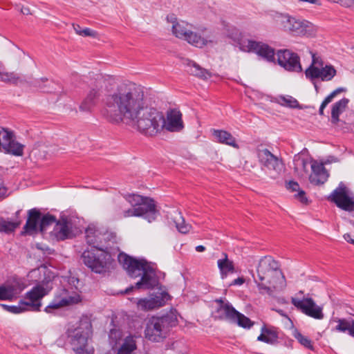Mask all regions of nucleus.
<instances>
[{
    "mask_svg": "<svg viewBox=\"0 0 354 354\" xmlns=\"http://www.w3.org/2000/svg\"><path fill=\"white\" fill-rule=\"evenodd\" d=\"M86 243L97 251H104L109 249L102 241V233L93 225H89L85 230Z\"/></svg>",
    "mask_w": 354,
    "mask_h": 354,
    "instance_id": "24",
    "label": "nucleus"
},
{
    "mask_svg": "<svg viewBox=\"0 0 354 354\" xmlns=\"http://www.w3.org/2000/svg\"><path fill=\"white\" fill-rule=\"evenodd\" d=\"M256 153L261 169L267 172L269 177L272 179L279 178L284 169L282 159L261 146L257 148Z\"/></svg>",
    "mask_w": 354,
    "mask_h": 354,
    "instance_id": "8",
    "label": "nucleus"
},
{
    "mask_svg": "<svg viewBox=\"0 0 354 354\" xmlns=\"http://www.w3.org/2000/svg\"><path fill=\"white\" fill-rule=\"evenodd\" d=\"M81 35L84 36V37L89 36V37H95L97 35V32L95 30H93L88 28H86L82 30Z\"/></svg>",
    "mask_w": 354,
    "mask_h": 354,
    "instance_id": "52",
    "label": "nucleus"
},
{
    "mask_svg": "<svg viewBox=\"0 0 354 354\" xmlns=\"http://www.w3.org/2000/svg\"><path fill=\"white\" fill-rule=\"evenodd\" d=\"M73 27L77 34H78L79 35H82V31L83 29H82L80 25L73 24Z\"/></svg>",
    "mask_w": 354,
    "mask_h": 354,
    "instance_id": "58",
    "label": "nucleus"
},
{
    "mask_svg": "<svg viewBox=\"0 0 354 354\" xmlns=\"http://www.w3.org/2000/svg\"><path fill=\"white\" fill-rule=\"evenodd\" d=\"M3 142L0 140V149H2L6 153L15 156H21L24 154V145L15 140L12 131L3 129Z\"/></svg>",
    "mask_w": 354,
    "mask_h": 354,
    "instance_id": "14",
    "label": "nucleus"
},
{
    "mask_svg": "<svg viewBox=\"0 0 354 354\" xmlns=\"http://www.w3.org/2000/svg\"><path fill=\"white\" fill-rule=\"evenodd\" d=\"M222 255L223 256V258L218 259L217 264L222 278H225L227 277L228 273H233L235 271V269L233 261L228 259L227 254L225 252H223Z\"/></svg>",
    "mask_w": 354,
    "mask_h": 354,
    "instance_id": "33",
    "label": "nucleus"
},
{
    "mask_svg": "<svg viewBox=\"0 0 354 354\" xmlns=\"http://www.w3.org/2000/svg\"><path fill=\"white\" fill-rule=\"evenodd\" d=\"M226 301H227L223 300L222 298L216 299L215 300V302L217 303L218 304V306H223V305L226 304Z\"/></svg>",
    "mask_w": 354,
    "mask_h": 354,
    "instance_id": "59",
    "label": "nucleus"
},
{
    "mask_svg": "<svg viewBox=\"0 0 354 354\" xmlns=\"http://www.w3.org/2000/svg\"><path fill=\"white\" fill-rule=\"evenodd\" d=\"M346 89L345 88L339 87L333 91L332 93H330L327 97H325V99L323 100L322 103L324 104V105H328L330 102H332L333 98L338 95L339 93L342 92H345Z\"/></svg>",
    "mask_w": 354,
    "mask_h": 354,
    "instance_id": "48",
    "label": "nucleus"
},
{
    "mask_svg": "<svg viewBox=\"0 0 354 354\" xmlns=\"http://www.w3.org/2000/svg\"><path fill=\"white\" fill-rule=\"evenodd\" d=\"M107 86L106 80L101 75L92 80L88 91L80 106L82 111H90L98 103Z\"/></svg>",
    "mask_w": 354,
    "mask_h": 354,
    "instance_id": "9",
    "label": "nucleus"
},
{
    "mask_svg": "<svg viewBox=\"0 0 354 354\" xmlns=\"http://www.w3.org/2000/svg\"><path fill=\"white\" fill-rule=\"evenodd\" d=\"M348 102L349 100L344 97L333 104L331 109V122L333 124L338 123L339 121V115L346 110Z\"/></svg>",
    "mask_w": 354,
    "mask_h": 354,
    "instance_id": "30",
    "label": "nucleus"
},
{
    "mask_svg": "<svg viewBox=\"0 0 354 354\" xmlns=\"http://www.w3.org/2000/svg\"><path fill=\"white\" fill-rule=\"evenodd\" d=\"M293 337L301 344L303 346L311 351L314 350V346L312 341L307 337L304 336L297 329L293 331Z\"/></svg>",
    "mask_w": 354,
    "mask_h": 354,
    "instance_id": "41",
    "label": "nucleus"
},
{
    "mask_svg": "<svg viewBox=\"0 0 354 354\" xmlns=\"http://www.w3.org/2000/svg\"><path fill=\"white\" fill-rule=\"evenodd\" d=\"M185 64L187 66V71L192 75L198 77L203 80H207L212 77V73L207 69L202 68L200 65L194 61L187 59Z\"/></svg>",
    "mask_w": 354,
    "mask_h": 354,
    "instance_id": "28",
    "label": "nucleus"
},
{
    "mask_svg": "<svg viewBox=\"0 0 354 354\" xmlns=\"http://www.w3.org/2000/svg\"><path fill=\"white\" fill-rule=\"evenodd\" d=\"M283 26L286 30L294 36H309L313 31L311 24L294 17L288 18Z\"/></svg>",
    "mask_w": 354,
    "mask_h": 354,
    "instance_id": "16",
    "label": "nucleus"
},
{
    "mask_svg": "<svg viewBox=\"0 0 354 354\" xmlns=\"http://www.w3.org/2000/svg\"><path fill=\"white\" fill-rule=\"evenodd\" d=\"M286 187L288 189H290L292 192H296L297 190H299V185L298 184V183L293 180H290L286 185Z\"/></svg>",
    "mask_w": 354,
    "mask_h": 354,
    "instance_id": "53",
    "label": "nucleus"
},
{
    "mask_svg": "<svg viewBox=\"0 0 354 354\" xmlns=\"http://www.w3.org/2000/svg\"><path fill=\"white\" fill-rule=\"evenodd\" d=\"M344 239L348 243L354 245V239L351 238V235L350 234L346 233V234H344Z\"/></svg>",
    "mask_w": 354,
    "mask_h": 354,
    "instance_id": "57",
    "label": "nucleus"
},
{
    "mask_svg": "<svg viewBox=\"0 0 354 354\" xmlns=\"http://www.w3.org/2000/svg\"><path fill=\"white\" fill-rule=\"evenodd\" d=\"M129 202L132 207H136V211L148 222L155 221L159 214L156 209L155 201L151 198L133 194L129 196Z\"/></svg>",
    "mask_w": 354,
    "mask_h": 354,
    "instance_id": "10",
    "label": "nucleus"
},
{
    "mask_svg": "<svg viewBox=\"0 0 354 354\" xmlns=\"http://www.w3.org/2000/svg\"><path fill=\"white\" fill-rule=\"evenodd\" d=\"M326 105H324V104H323L322 102L321 105H320V107H319V114L320 115H324V109L326 108Z\"/></svg>",
    "mask_w": 354,
    "mask_h": 354,
    "instance_id": "60",
    "label": "nucleus"
},
{
    "mask_svg": "<svg viewBox=\"0 0 354 354\" xmlns=\"http://www.w3.org/2000/svg\"><path fill=\"white\" fill-rule=\"evenodd\" d=\"M292 304L302 313L315 319H322L324 317L322 307L317 305L311 297H304L299 299L291 298Z\"/></svg>",
    "mask_w": 354,
    "mask_h": 354,
    "instance_id": "12",
    "label": "nucleus"
},
{
    "mask_svg": "<svg viewBox=\"0 0 354 354\" xmlns=\"http://www.w3.org/2000/svg\"><path fill=\"white\" fill-rule=\"evenodd\" d=\"M237 313L238 310L229 301H226V304L218 306L215 310L214 318L217 320L227 321L232 324Z\"/></svg>",
    "mask_w": 354,
    "mask_h": 354,
    "instance_id": "27",
    "label": "nucleus"
},
{
    "mask_svg": "<svg viewBox=\"0 0 354 354\" xmlns=\"http://www.w3.org/2000/svg\"><path fill=\"white\" fill-rule=\"evenodd\" d=\"M312 174L309 176L310 182L315 185L324 184L329 177V173L324 167L323 163H319L316 160H311Z\"/></svg>",
    "mask_w": 354,
    "mask_h": 354,
    "instance_id": "23",
    "label": "nucleus"
},
{
    "mask_svg": "<svg viewBox=\"0 0 354 354\" xmlns=\"http://www.w3.org/2000/svg\"><path fill=\"white\" fill-rule=\"evenodd\" d=\"M53 234L57 241H64L73 237L72 223L66 216H61L56 223Z\"/></svg>",
    "mask_w": 354,
    "mask_h": 354,
    "instance_id": "20",
    "label": "nucleus"
},
{
    "mask_svg": "<svg viewBox=\"0 0 354 354\" xmlns=\"http://www.w3.org/2000/svg\"><path fill=\"white\" fill-rule=\"evenodd\" d=\"M324 66V61L319 56H317L315 54H312V63L309 66L319 67L321 68Z\"/></svg>",
    "mask_w": 354,
    "mask_h": 354,
    "instance_id": "51",
    "label": "nucleus"
},
{
    "mask_svg": "<svg viewBox=\"0 0 354 354\" xmlns=\"http://www.w3.org/2000/svg\"><path fill=\"white\" fill-rule=\"evenodd\" d=\"M196 250L197 252H201L205 250V248L203 245H198L196 247Z\"/></svg>",
    "mask_w": 354,
    "mask_h": 354,
    "instance_id": "63",
    "label": "nucleus"
},
{
    "mask_svg": "<svg viewBox=\"0 0 354 354\" xmlns=\"http://www.w3.org/2000/svg\"><path fill=\"white\" fill-rule=\"evenodd\" d=\"M0 81L7 84H17L21 82V78L15 73H9L0 71Z\"/></svg>",
    "mask_w": 354,
    "mask_h": 354,
    "instance_id": "36",
    "label": "nucleus"
},
{
    "mask_svg": "<svg viewBox=\"0 0 354 354\" xmlns=\"http://www.w3.org/2000/svg\"><path fill=\"white\" fill-rule=\"evenodd\" d=\"M24 288V285L19 282L0 286V300L12 301L17 297Z\"/></svg>",
    "mask_w": 354,
    "mask_h": 354,
    "instance_id": "26",
    "label": "nucleus"
},
{
    "mask_svg": "<svg viewBox=\"0 0 354 354\" xmlns=\"http://www.w3.org/2000/svg\"><path fill=\"white\" fill-rule=\"evenodd\" d=\"M21 12L24 15H30V9L28 8H22Z\"/></svg>",
    "mask_w": 354,
    "mask_h": 354,
    "instance_id": "62",
    "label": "nucleus"
},
{
    "mask_svg": "<svg viewBox=\"0 0 354 354\" xmlns=\"http://www.w3.org/2000/svg\"><path fill=\"white\" fill-rule=\"evenodd\" d=\"M232 324H236L239 326L245 329H250L254 326V322L238 311L237 315H236L234 321L232 322Z\"/></svg>",
    "mask_w": 354,
    "mask_h": 354,
    "instance_id": "37",
    "label": "nucleus"
},
{
    "mask_svg": "<svg viewBox=\"0 0 354 354\" xmlns=\"http://www.w3.org/2000/svg\"><path fill=\"white\" fill-rule=\"evenodd\" d=\"M335 322L337 323L335 328V330L341 333H347L354 338V319L353 318H337Z\"/></svg>",
    "mask_w": 354,
    "mask_h": 354,
    "instance_id": "29",
    "label": "nucleus"
},
{
    "mask_svg": "<svg viewBox=\"0 0 354 354\" xmlns=\"http://www.w3.org/2000/svg\"><path fill=\"white\" fill-rule=\"evenodd\" d=\"M57 344L59 346H64V340H63V337L58 339L57 341Z\"/></svg>",
    "mask_w": 354,
    "mask_h": 354,
    "instance_id": "64",
    "label": "nucleus"
},
{
    "mask_svg": "<svg viewBox=\"0 0 354 354\" xmlns=\"http://www.w3.org/2000/svg\"><path fill=\"white\" fill-rule=\"evenodd\" d=\"M257 272L258 279H254L255 282L260 290H263L268 294L272 292L271 286L276 288L272 278L279 276L283 278L282 272L279 270L278 261L271 257H264L260 259Z\"/></svg>",
    "mask_w": 354,
    "mask_h": 354,
    "instance_id": "6",
    "label": "nucleus"
},
{
    "mask_svg": "<svg viewBox=\"0 0 354 354\" xmlns=\"http://www.w3.org/2000/svg\"><path fill=\"white\" fill-rule=\"evenodd\" d=\"M189 31L185 27L183 22L172 21V32L176 37L185 39Z\"/></svg>",
    "mask_w": 354,
    "mask_h": 354,
    "instance_id": "40",
    "label": "nucleus"
},
{
    "mask_svg": "<svg viewBox=\"0 0 354 354\" xmlns=\"http://www.w3.org/2000/svg\"><path fill=\"white\" fill-rule=\"evenodd\" d=\"M104 240L105 243H118V238L117 234L114 232L106 231L102 234V241Z\"/></svg>",
    "mask_w": 354,
    "mask_h": 354,
    "instance_id": "47",
    "label": "nucleus"
},
{
    "mask_svg": "<svg viewBox=\"0 0 354 354\" xmlns=\"http://www.w3.org/2000/svg\"><path fill=\"white\" fill-rule=\"evenodd\" d=\"M41 213L37 208H32L28 211V218L23 227L22 234H32L39 230Z\"/></svg>",
    "mask_w": 354,
    "mask_h": 354,
    "instance_id": "25",
    "label": "nucleus"
},
{
    "mask_svg": "<svg viewBox=\"0 0 354 354\" xmlns=\"http://www.w3.org/2000/svg\"><path fill=\"white\" fill-rule=\"evenodd\" d=\"M145 98L142 88L134 83H122L102 98L104 111L112 122L133 120L142 106Z\"/></svg>",
    "mask_w": 354,
    "mask_h": 354,
    "instance_id": "1",
    "label": "nucleus"
},
{
    "mask_svg": "<svg viewBox=\"0 0 354 354\" xmlns=\"http://www.w3.org/2000/svg\"><path fill=\"white\" fill-rule=\"evenodd\" d=\"M48 82L47 78L42 77L41 79H37V80H34L32 82V85L35 87H37L39 89H40L43 92H50V90L47 89L46 85L44 84V82Z\"/></svg>",
    "mask_w": 354,
    "mask_h": 354,
    "instance_id": "49",
    "label": "nucleus"
},
{
    "mask_svg": "<svg viewBox=\"0 0 354 354\" xmlns=\"http://www.w3.org/2000/svg\"><path fill=\"white\" fill-rule=\"evenodd\" d=\"M0 306L6 310L13 314H19L24 312L27 308L21 304V301L17 306H8L6 304H1Z\"/></svg>",
    "mask_w": 354,
    "mask_h": 354,
    "instance_id": "44",
    "label": "nucleus"
},
{
    "mask_svg": "<svg viewBox=\"0 0 354 354\" xmlns=\"http://www.w3.org/2000/svg\"><path fill=\"white\" fill-rule=\"evenodd\" d=\"M328 199L344 211L354 212V197L349 196L348 189L343 182L339 183Z\"/></svg>",
    "mask_w": 354,
    "mask_h": 354,
    "instance_id": "11",
    "label": "nucleus"
},
{
    "mask_svg": "<svg viewBox=\"0 0 354 354\" xmlns=\"http://www.w3.org/2000/svg\"><path fill=\"white\" fill-rule=\"evenodd\" d=\"M174 223L177 230L183 234L187 233L191 226L189 224H186L184 218L181 216L180 213L178 214V216L174 218Z\"/></svg>",
    "mask_w": 354,
    "mask_h": 354,
    "instance_id": "42",
    "label": "nucleus"
},
{
    "mask_svg": "<svg viewBox=\"0 0 354 354\" xmlns=\"http://www.w3.org/2000/svg\"><path fill=\"white\" fill-rule=\"evenodd\" d=\"M176 310H171L161 316H152L146 324L145 338L153 342H161L169 335L171 328L178 325Z\"/></svg>",
    "mask_w": 354,
    "mask_h": 354,
    "instance_id": "3",
    "label": "nucleus"
},
{
    "mask_svg": "<svg viewBox=\"0 0 354 354\" xmlns=\"http://www.w3.org/2000/svg\"><path fill=\"white\" fill-rule=\"evenodd\" d=\"M169 297L167 292H162L154 297L140 299L137 302L138 308L142 310L147 311L161 307L165 305V301Z\"/></svg>",
    "mask_w": 354,
    "mask_h": 354,
    "instance_id": "22",
    "label": "nucleus"
},
{
    "mask_svg": "<svg viewBox=\"0 0 354 354\" xmlns=\"http://www.w3.org/2000/svg\"><path fill=\"white\" fill-rule=\"evenodd\" d=\"M78 301L79 299L76 296L68 295V290L63 288L60 295L56 296L50 304L45 308L44 311L47 313H52L53 310L77 304Z\"/></svg>",
    "mask_w": 354,
    "mask_h": 354,
    "instance_id": "19",
    "label": "nucleus"
},
{
    "mask_svg": "<svg viewBox=\"0 0 354 354\" xmlns=\"http://www.w3.org/2000/svg\"><path fill=\"white\" fill-rule=\"evenodd\" d=\"M140 214L138 211H136V207H132V208H128L123 209L121 213H120V217H130V216H138Z\"/></svg>",
    "mask_w": 354,
    "mask_h": 354,
    "instance_id": "50",
    "label": "nucleus"
},
{
    "mask_svg": "<svg viewBox=\"0 0 354 354\" xmlns=\"http://www.w3.org/2000/svg\"><path fill=\"white\" fill-rule=\"evenodd\" d=\"M92 326L89 322H81L78 326H71L66 331V337L75 354H95L93 346L88 344L92 335Z\"/></svg>",
    "mask_w": 354,
    "mask_h": 354,
    "instance_id": "5",
    "label": "nucleus"
},
{
    "mask_svg": "<svg viewBox=\"0 0 354 354\" xmlns=\"http://www.w3.org/2000/svg\"><path fill=\"white\" fill-rule=\"evenodd\" d=\"M261 331L264 333L265 335L268 337L272 343L270 344H275L278 342L279 339V329L274 326L267 327L265 324L262 326Z\"/></svg>",
    "mask_w": 354,
    "mask_h": 354,
    "instance_id": "39",
    "label": "nucleus"
},
{
    "mask_svg": "<svg viewBox=\"0 0 354 354\" xmlns=\"http://www.w3.org/2000/svg\"><path fill=\"white\" fill-rule=\"evenodd\" d=\"M47 294L46 289L37 285L34 286L30 291L26 293L25 298L29 301L21 300V304L25 307H30L32 311L39 312L41 310V299Z\"/></svg>",
    "mask_w": 354,
    "mask_h": 354,
    "instance_id": "17",
    "label": "nucleus"
},
{
    "mask_svg": "<svg viewBox=\"0 0 354 354\" xmlns=\"http://www.w3.org/2000/svg\"><path fill=\"white\" fill-rule=\"evenodd\" d=\"M56 216L52 215L49 213H47L43 216H41L40 223L39 225V230L44 233L48 227L52 225L53 224H55L57 222Z\"/></svg>",
    "mask_w": 354,
    "mask_h": 354,
    "instance_id": "35",
    "label": "nucleus"
},
{
    "mask_svg": "<svg viewBox=\"0 0 354 354\" xmlns=\"http://www.w3.org/2000/svg\"><path fill=\"white\" fill-rule=\"evenodd\" d=\"M213 134L219 142L239 148L235 138L230 132L224 130H214Z\"/></svg>",
    "mask_w": 354,
    "mask_h": 354,
    "instance_id": "31",
    "label": "nucleus"
},
{
    "mask_svg": "<svg viewBox=\"0 0 354 354\" xmlns=\"http://www.w3.org/2000/svg\"><path fill=\"white\" fill-rule=\"evenodd\" d=\"M277 102L284 106H287L292 109H301L299 102L292 96L280 95L277 100Z\"/></svg>",
    "mask_w": 354,
    "mask_h": 354,
    "instance_id": "38",
    "label": "nucleus"
},
{
    "mask_svg": "<svg viewBox=\"0 0 354 354\" xmlns=\"http://www.w3.org/2000/svg\"><path fill=\"white\" fill-rule=\"evenodd\" d=\"M136 348L133 342H124L118 349V354H131Z\"/></svg>",
    "mask_w": 354,
    "mask_h": 354,
    "instance_id": "46",
    "label": "nucleus"
},
{
    "mask_svg": "<svg viewBox=\"0 0 354 354\" xmlns=\"http://www.w3.org/2000/svg\"><path fill=\"white\" fill-rule=\"evenodd\" d=\"M136 115V118L129 121L134 122L138 130L142 134L153 136L164 129V115L155 108L146 106L145 100Z\"/></svg>",
    "mask_w": 354,
    "mask_h": 354,
    "instance_id": "4",
    "label": "nucleus"
},
{
    "mask_svg": "<svg viewBox=\"0 0 354 354\" xmlns=\"http://www.w3.org/2000/svg\"><path fill=\"white\" fill-rule=\"evenodd\" d=\"M184 128L181 112L173 109L167 111V120H165L164 129L170 132H178Z\"/></svg>",
    "mask_w": 354,
    "mask_h": 354,
    "instance_id": "21",
    "label": "nucleus"
},
{
    "mask_svg": "<svg viewBox=\"0 0 354 354\" xmlns=\"http://www.w3.org/2000/svg\"><path fill=\"white\" fill-rule=\"evenodd\" d=\"M310 163L306 158L302 157L299 153L296 154L293 158L294 169L301 176L306 175L308 173V166Z\"/></svg>",
    "mask_w": 354,
    "mask_h": 354,
    "instance_id": "32",
    "label": "nucleus"
},
{
    "mask_svg": "<svg viewBox=\"0 0 354 354\" xmlns=\"http://www.w3.org/2000/svg\"><path fill=\"white\" fill-rule=\"evenodd\" d=\"M118 258L130 277L135 279L141 277L134 286L121 291V295L129 294L133 289L151 290L158 285L154 270L145 259H138L124 252H120Z\"/></svg>",
    "mask_w": 354,
    "mask_h": 354,
    "instance_id": "2",
    "label": "nucleus"
},
{
    "mask_svg": "<svg viewBox=\"0 0 354 354\" xmlns=\"http://www.w3.org/2000/svg\"><path fill=\"white\" fill-rule=\"evenodd\" d=\"M185 41H187L189 44L198 48H202L204 46L207 45L208 43V39L205 37H203L198 33L189 30L187 32L186 37L185 38Z\"/></svg>",
    "mask_w": 354,
    "mask_h": 354,
    "instance_id": "34",
    "label": "nucleus"
},
{
    "mask_svg": "<svg viewBox=\"0 0 354 354\" xmlns=\"http://www.w3.org/2000/svg\"><path fill=\"white\" fill-rule=\"evenodd\" d=\"M20 225L19 222H11L6 221L3 218H0V232H13L19 225Z\"/></svg>",
    "mask_w": 354,
    "mask_h": 354,
    "instance_id": "43",
    "label": "nucleus"
},
{
    "mask_svg": "<svg viewBox=\"0 0 354 354\" xmlns=\"http://www.w3.org/2000/svg\"><path fill=\"white\" fill-rule=\"evenodd\" d=\"M245 283V279L243 277H238L234 279L231 283L230 286H241Z\"/></svg>",
    "mask_w": 354,
    "mask_h": 354,
    "instance_id": "56",
    "label": "nucleus"
},
{
    "mask_svg": "<svg viewBox=\"0 0 354 354\" xmlns=\"http://www.w3.org/2000/svg\"><path fill=\"white\" fill-rule=\"evenodd\" d=\"M247 48L248 51L257 54L262 59L269 62H275V51L268 44L261 41L248 40Z\"/></svg>",
    "mask_w": 354,
    "mask_h": 354,
    "instance_id": "18",
    "label": "nucleus"
},
{
    "mask_svg": "<svg viewBox=\"0 0 354 354\" xmlns=\"http://www.w3.org/2000/svg\"><path fill=\"white\" fill-rule=\"evenodd\" d=\"M95 253L94 250H86L82 254V262L93 272L97 274H104L113 268L114 260L108 250Z\"/></svg>",
    "mask_w": 354,
    "mask_h": 354,
    "instance_id": "7",
    "label": "nucleus"
},
{
    "mask_svg": "<svg viewBox=\"0 0 354 354\" xmlns=\"http://www.w3.org/2000/svg\"><path fill=\"white\" fill-rule=\"evenodd\" d=\"M257 340L260 342H265L266 344H270L272 342L268 339V337L267 335H265L264 333H262L258 336Z\"/></svg>",
    "mask_w": 354,
    "mask_h": 354,
    "instance_id": "55",
    "label": "nucleus"
},
{
    "mask_svg": "<svg viewBox=\"0 0 354 354\" xmlns=\"http://www.w3.org/2000/svg\"><path fill=\"white\" fill-rule=\"evenodd\" d=\"M227 37H229L230 39H231L232 41L237 44H240L242 39L241 32L234 27H232L227 30Z\"/></svg>",
    "mask_w": 354,
    "mask_h": 354,
    "instance_id": "45",
    "label": "nucleus"
},
{
    "mask_svg": "<svg viewBox=\"0 0 354 354\" xmlns=\"http://www.w3.org/2000/svg\"><path fill=\"white\" fill-rule=\"evenodd\" d=\"M337 74L335 67L330 64L322 67L308 66L305 71V75L310 82L320 78L323 82L330 81Z\"/></svg>",
    "mask_w": 354,
    "mask_h": 354,
    "instance_id": "15",
    "label": "nucleus"
},
{
    "mask_svg": "<svg viewBox=\"0 0 354 354\" xmlns=\"http://www.w3.org/2000/svg\"><path fill=\"white\" fill-rule=\"evenodd\" d=\"M167 19L168 21L171 22L172 24V21H177L176 18L174 17V15H168L167 17Z\"/></svg>",
    "mask_w": 354,
    "mask_h": 354,
    "instance_id": "61",
    "label": "nucleus"
},
{
    "mask_svg": "<svg viewBox=\"0 0 354 354\" xmlns=\"http://www.w3.org/2000/svg\"><path fill=\"white\" fill-rule=\"evenodd\" d=\"M277 56L278 64L286 71L297 73L302 71L300 57L297 53L288 49H281L277 51Z\"/></svg>",
    "mask_w": 354,
    "mask_h": 354,
    "instance_id": "13",
    "label": "nucleus"
},
{
    "mask_svg": "<svg viewBox=\"0 0 354 354\" xmlns=\"http://www.w3.org/2000/svg\"><path fill=\"white\" fill-rule=\"evenodd\" d=\"M295 196L302 203H306L308 201V199L306 196V192L303 190H299Z\"/></svg>",
    "mask_w": 354,
    "mask_h": 354,
    "instance_id": "54",
    "label": "nucleus"
}]
</instances>
